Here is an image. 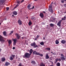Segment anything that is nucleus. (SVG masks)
I'll list each match as a JSON object with an SVG mask.
<instances>
[{"mask_svg": "<svg viewBox=\"0 0 66 66\" xmlns=\"http://www.w3.org/2000/svg\"><path fill=\"white\" fill-rule=\"evenodd\" d=\"M34 6H33V7H32V9H34Z\"/></svg>", "mask_w": 66, "mask_h": 66, "instance_id": "50", "label": "nucleus"}, {"mask_svg": "<svg viewBox=\"0 0 66 66\" xmlns=\"http://www.w3.org/2000/svg\"><path fill=\"white\" fill-rule=\"evenodd\" d=\"M5 60V58H2V61L3 62Z\"/></svg>", "mask_w": 66, "mask_h": 66, "instance_id": "26", "label": "nucleus"}, {"mask_svg": "<svg viewBox=\"0 0 66 66\" xmlns=\"http://www.w3.org/2000/svg\"><path fill=\"white\" fill-rule=\"evenodd\" d=\"M24 1V0H22V1H21V3L23 2Z\"/></svg>", "mask_w": 66, "mask_h": 66, "instance_id": "44", "label": "nucleus"}, {"mask_svg": "<svg viewBox=\"0 0 66 66\" xmlns=\"http://www.w3.org/2000/svg\"><path fill=\"white\" fill-rule=\"evenodd\" d=\"M39 37V36L37 35V38H38V37Z\"/></svg>", "mask_w": 66, "mask_h": 66, "instance_id": "45", "label": "nucleus"}, {"mask_svg": "<svg viewBox=\"0 0 66 66\" xmlns=\"http://www.w3.org/2000/svg\"><path fill=\"white\" fill-rule=\"evenodd\" d=\"M1 49H0V52H1Z\"/></svg>", "mask_w": 66, "mask_h": 66, "instance_id": "53", "label": "nucleus"}, {"mask_svg": "<svg viewBox=\"0 0 66 66\" xmlns=\"http://www.w3.org/2000/svg\"><path fill=\"white\" fill-rule=\"evenodd\" d=\"M10 64V63L8 62H6L5 63L6 66H7Z\"/></svg>", "mask_w": 66, "mask_h": 66, "instance_id": "17", "label": "nucleus"}, {"mask_svg": "<svg viewBox=\"0 0 66 66\" xmlns=\"http://www.w3.org/2000/svg\"><path fill=\"white\" fill-rule=\"evenodd\" d=\"M55 43L56 44H59V41L58 40H56V41H55Z\"/></svg>", "mask_w": 66, "mask_h": 66, "instance_id": "19", "label": "nucleus"}, {"mask_svg": "<svg viewBox=\"0 0 66 66\" xmlns=\"http://www.w3.org/2000/svg\"><path fill=\"white\" fill-rule=\"evenodd\" d=\"M50 26L52 27H53L54 26V24L51 23L50 24Z\"/></svg>", "mask_w": 66, "mask_h": 66, "instance_id": "31", "label": "nucleus"}, {"mask_svg": "<svg viewBox=\"0 0 66 66\" xmlns=\"http://www.w3.org/2000/svg\"><path fill=\"white\" fill-rule=\"evenodd\" d=\"M5 0H1L0 1V4H3V3L5 2Z\"/></svg>", "mask_w": 66, "mask_h": 66, "instance_id": "7", "label": "nucleus"}, {"mask_svg": "<svg viewBox=\"0 0 66 66\" xmlns=\"http://www.w3.org/2000/svg\"><path fill=\"white\" fill-rule=\"evenodd\" d=\"M53 3V2H52L50 6H49V11H50L52 13H53V11L52 10V4Z\"/></svg>", "mask_w": 66, "mask_h": 66, "instance_id": "1", "label": "nucleus"}, {"mask_svg": "<svg viewBox=\"0 0 66 66\" xmlns=\"http://www.w3.org/2000/svg\"><path fill=\"white\" fill-rule=\"evenodd\" d=\"M45 39V38H44V39Z\"/></svg>", "mask_w": 66, "mask_h": 66, "instance_id": "58", "label": "nucleus"}, {"mask_svg": "<svg viewBox=\"0 0 66 66\" xmlns=\"http://www.w3.org/2000/svg\"><path fill=\"white\" fill-rule=\"evenodd\" d=\"M62 21V20H60L57 24V25L59 27H60L61 26V23Z\"/></svg>", "mask_w": 66, "mask_h": 66, "instance_id": "4", "label": "nucleus"}, {"mask_svg": "<svg viewBox=\"0 0 66 66\" xmlns=\"http://www.w3.org/2000/svg\"><path fill=\"white\" fill-rule=\"evenodd\" d=\"M49 66H53V65H50Z\"/></svg>", "mask_w": 66, "mask_h": 66, "instance_id": "52", "label": "nucleus"}, {"mask_svg": "<svg viewBox=\"0 0 66 66\" xmlns=\"http://www.w3.org/2000/svg\"><path fill=\"white\" fill-rule=\"evenodd\" d=\"M40 55L41 56H43V55L42 54H40L39 53V55Z\"/></svg>", "mask_w": 66, "mask_h": 66, "instance_id": "34", "label": "nucleus"}, {"mask_svg": "<svg viewBox=\"0 0 66 66\" xmlns=\"http://www.w3.org/2000/svg\"><path fill=\"white\" fill-rule=\"evenodd\" d=\"M6 9L7 10H9V7H6Z\"/></svg>", "mask_w": 66, "mask_h": 66, "instance_id": "42", "label": "nucleus"}, {"mask_svg": "<svg viewBox=\"0 0 66 66\" xmlns=\"http://www.w3.org/2000/svg\"><path fill=\"white\" fill-rule=\"evenodd\" d=\"M19 6V5H18V4H17V5H16V6L14 7V8H16L17 7H18Z\"/></svg>", "mask_w": 66, "mask_h": 66, "instance_id": "32", "label": "nucleus"}, {"mask_svg": "<svg viewBox=\"0 0 66 66\" xmlns=\"http://www.w3.org/2000/svg\"><path fill=\"white\" fill-rule=\"evenodd\" d=\"M15 47H13V49H15Z\"/></svg>", "mask_w": 66, "mask_h": 66, "instance_id": "48", "label": "nucleus"}, {"mask_svg": "<svg viewBox=\"0 0 66 66\" xmlns=\"http://www.w3.org/2000/svg\"><path fill=\"white\" fill-rule=\"evenodd\" d=\"M16 35V37L18 39H20V38L21 36L18 34L17 33H16L15 34Z\"/></svg>", "mask_w": 66, "mask_h": 66, "instance_id": "8", "label": "nucleus"}, {"mask_svg": "<svg viewBox=\"0 0 66 66\" xmlns=\"http://www.w3.org/2000/svg\"><path fill=\"white\" fill-rule=\"evenodd\" d=\"M33 54H35L37 55L39 54V53H38L36 51H35L34 52H33Z\"/></svg>", "mask_w": 66, "mask_h": 66, "instance_id": "6", "label": "nucleus"}, {"mask_svg": "<svg viewBox=\"0 0 66 66\" xmlns=\"http://www.w3.org/2000/svg\"><path fill=\"white\" fill-rule=\"evenodd\" d=\"M31 63H33L34 64H35L36 63L34 61H32L31 62Z\"/></svg>", "mask_w": 66, "mask_h": 66, "instance_id": "24", "label": "nucleus"}, {"mask_svg": "<svg viewBox=\"0 0 66 66\" xmlns=\"http://www.w3.org/2000/svg\"><path fill=\"white\" fill-rule=\"evenodd\" d=\"M66 13V12H64V13H65V14Z\"/></svg>", "mask_w": 66, "mask_h": 66, "instance_id": "55", "label": "nucleus"}, {"mask_svg": "<svg viewBox=\"0 0 66 66\" xmlns=\"http://www.w3.org/2000/svg\"><path fill=\"white\" fill-rule=\"evenodd\" d=\"M55 18H53V21L51 20V21H52V22H54V21H55Z\"/></svg>", "mask_w": 66, "mask_h": 66, "instance_id": "28", "label": "nucleus"}, {"mask_svg": "<svg viewBox=\"0 0 66 66\" xmlns=\"http://www.w3.org/2000/svg\"><path fill=\"white\" fill-rule=\"evenodd\" d=\"M51 53H52V54L53 53V52H51Z\"/></svg>", "mask_w": 66, "mask_h": 66, "instance_id": "60", "label": "nucleus"}, {"mask_svg": "<svg viewBox=\"0 0 66 66\" xmlns=\"http://www.w3.org/2000/svg\"><path fill=\"white\" fill-rule=\"evenodd\" d=\"M12 40L14 42L13 43V45H15L16 43V41H17V40L16 39H14L13 38Z\"/></svg>", "mask_w": 66, "mask_h": 66, "instance_id": "3", "label": "nucleus"}, {"mask_svg": "<svg viewBox=\"0 0 66 66\" xmlns=\"http://www.w3.org/2000/svg\"><path fill=\"white\" fill-rule=\"evenodd\" d=\"M33 51L32 49H31L30 50V53H32V52Z\"/></svg>", "mask_w": 66, "mask_h": 66, "instance_id": "30", "label": "nucleus"}, {"mask_svg": "<svg viewBox=\"0 0 66 66\" xmlns=\"http://www.w3.org/2000/svg\"><path fill=\"white\" fill-rule=\"evenodd\" d=\"M18 66H21V63H20Z\"/></svg>", "mask_w": 66, "mask_h": 66, "instance_id": "43", "label": "nucleus"}, {"mask_svg": "<svg viewBox=\"0 0 66 66\" xmlns=\"http://www.w3.org/2000/svg\"><path fill=\"white\" fill-rule=\"evenodd\" d=\"M12 16H13V17H14V16L13 15H12Z\"/></svg>", "mask_w": 66, "mask_h": 66, "instance_id": "54", "label": "nucleus"}, {"mask_svg": "<svg viewBox=\"0 0 66 66\" xmlns=\"http://www.w3.org/2000/svg\"><path fill=\"white\" fill-rule=\"evenodd\" d=\"M49 58V57L48 55V54H47L46 55V58H45L46 59H48Z\"/></svg>", "mask_w": 66, "mask_h": 66, "instance_id": "14", "label": "nucleus"}, {"mask_svg": "<svg viewBox=\"0 0 66 66\" xmlns=\"http://www.w3.org/2000/svg\"><path fill=\"white\" fill-rule=\"evenodd\" d=\"M40 44L41 45H44V42H42L40 43Z\"/></svg>", "mask_w": 66, "mask_h": 66, "instance_id": "29", "label": "nucleus"}, {"mask_svg": "<svg viewBox=\"0 0 66 66\" xmlns=\"http://www.w3.org/2000/svg\"><path fill=\"white\" fill-rule=\"evenodd\" d=\"M61 42L62 44H64L66 43V41L63 40L61 41Z\"/></svg>", "mask_w": 66, "mask_h": 66, "instance_id": "16", "label": "nucleus"}, {"mask_svg": "<svg viewBox=\"0 0 66 66\" xmlns=\"http://www.w3.org/2000/svg\"><path fill=\"white\" fill-rule=\"evenodd\" d=\"M13 31H12L10 33V35L12 33H13Z\"/></svg>", "mask_w": 66, "mask_h": 66, "instance_id": "37", "label": "nucleus"}, {"mask_svg": "<svg viewBox=\"0 0 66 66\" xmlns=\"http://www.w3.org/2000/svg\"><path fill=\"white\" fill-rule=\"evenodd\" d=\"M61 2L62 3H64V0H62L61 1Z\"/></svg>", "mask_w": 66, "mask_h": 66, "instance_id": "41", "label": "nucleus"}, {"mask_svg": "<svg viewBox=\"0 0 66 66\" xmlns=\"http://www.w3.org/2000/svg\"><path fill=\"white\" fill-rule=\"evenodd\" d=\"M60 58L62 61L66 59L65 58H64V57H61Z\"/></svg>", "mask_w": 66, "mask_h": 66, "instance_id": "15", "label": "nucleus"}, {"mask_svg": "<svg viewBox=\"0 0 66 66\" xmlns=\"http://www.w3.org/2000/svg\"><path fill=\"white\" fill-rule=\"evenodd\" d=\"M66 19V17L65 16L63 18H62V20H65Z\"/></svg>", "mask_w": 66, "mask_h": 66, "instance_id": "20", "label": "nucleus"}, {"mask_svg": "<svg viewBox=\"0 0 66 66\" xmlns=\"http://www.w3.org/2000/svg\"><path fill=\"white\" fill-rule=\"evenodd\" d=\"M61 60L60 59L57 58L55 59V62L56 63L58 61H59L60 62L61 61Z\"/></svg>", "mask_w": 66, "mask_h": 66, "instance_id": "9", "label": "nucleus"}, {"mask_svg": "<svg viewBox=\"0 0 66 66\" xmlns=\"http://www.w3.org/2000/svg\"><path fill=\"white\" fill-rule=\"evenodd\" d=\"M27 19H28V17H27Z\"/></svg>", "mask_w": 66, "mask_h": 66, "instance_id": "57", "label": "nucleus"}, {"mask_svg": "<svg viewBox=\"0 0 66 66\" xmlns=\"http://www.w3.org/2000/svg\"><path fill=\"white\" fill-rule=\"evenodd\" d=\"M13 13L15 15H16L17 14V13L16 12H14Z\"/></svg>", "mask_w": 66, "mask_h": 66, "instance_id": "23", "label": "nucleus"}, {"mask_svg": "<svg viewBox=\"0 0 66 66\" xmlns=\"http://www.w3.org/2000/svg\"><path fill=\"white\" fill-rule=\"evenodd\" d=\"M1 23H0V25H1Z\"/></svg>", "mask_w": 66, "mask_h": 66, "instance_id": "59", "label": "nucleus"}, {"mask_svg": "<svg viewBox=\"0 0 66 66\" xmlns=\"http://www.w3.org/2000/svg\"><path fill=\"white\" fill-rule=\"evenodd\" d=\"M43 12V13H45V12H44V11Z\"/></svg>", "mask_w": 66, "mask_h": 66, "instance_id": "51", "label": "nucleus"}, {"mask_svg": "<svg viewBox=\"0 0 66 66\" xmlns=\"http://www.w3.org/2000/svg\"><path fill=\"white\" fill-rule=\"evenodd\" d=\"M13 59V57H12V56L10 57V60H12Z\"/></svg>", "mask_w": 66, "mask_h": 66, "instance_id": "25", "label": "nucleus"}, {"mask_svg": "<svg viewBox=\"0 0 66 66\" xmlns=\"http://www.w3.org/2000/svg\"><path fill=\"white\" fill-rule=\"evenodd\" d=\"M5 41L4 38L1 36H0V41Z\"/></svg>", "mask_w": 66, "mask_h": 66, "instance_id": "5", "label": "nucleus"}, {"mask_svg": "<svg viewBox=\"0 0 66 66\" xmlns=\"http://www.w3.org/2000/svg\"><path fill=\"white\" fill-rule=\"evenodd\" d=\"M37 38H35V40H37Z\"/></svg>", "mask_w": 66, "mask_h": 66, "instance_id": "49", "label": "nucleus"}, {"mask_svg": "<svg viewBox=\"0 0 66 66\" xmlns=\"http://www.w3.org/2000/svg\"><path fill=\"white\" fill-rule=\"evenodd\" d=\"M31 19H33V18H32Z\"/></svg>", "mask_w": 66, "mask_h": 66, "instance_id": "56", "label": "nucleus"}, {"mask_svg": "<svg viewBox=\"0 0 66 66\" xmlns=\"http://www.w3.org/2000/svg\"><path fill=\"white\" fill-rule=\"evenodd\" d=\"M36 44L35 43H32L31 44V45L32 46H35V45H36Z\"/></svg>", "mask_w": 66, "mask_h": 66, "instance_id": "12", "label": "nucleus"}, {"mask_svg": "<svg viewBox=\"0 0 66 66\" xmlns=\"http://www.w3.org/2000/svg\"><path fill=\"white\" fill-rule=\"evenodd\" d=\"M38 47V46L37 45H36V46L35 45V46L34 47V48H36V47Z\"/></svg>", "mask_w": 66, "mask_h": 66, "instance_id": "39", "label": "nucleus"}, {"mask_svg": "<svg viewBox=\"0 0 66 66\" xmlns=\"http://www.w3.org/2000/svg\"><path fill=\"white\" fill-rule=\"evenodd\" d=\"M52 64H53V62H52Z\"/></svg>", "mask_w": 66, "mask_h": 66, "instance_id": "61", "label": "nucleus"}, {"mask_svg": "<svg viewBox=\"0 0 66 66\" xmlns=\"http://www.w3.org/2000/svg\"><path fill=\"white\" fill-rule=\"evenodd\" d=\"M18 22L19 24V25H20L22 24V22L20 20H19Z\"/></svg>", "mask_w": 66, "mask_h": 66, "instance_id": "10", "label": "nucleus"}, {"mask_svg": "<svg viewBox=\"0 0 66 66\" xmlns=\"http://www.w3.org/2000/svg\"><path fill=\"white\" fill-rule=\"evenodd\" d=\"M30 56H29V53H25V55L23 56V57L26 58H29Z\"/></svg>", "mask_w": 66, "mask_h": 66, "instance_id": "2", "label": "nucleus"}, {"mask_svg": "<svg viewBox=\"0 0 66 66\" xmlns=\"http://www.w3.org/2000/svg\"><path fill=\"white\" fill-rule=\"evenodd\" d=\"M45 49L49 51L50 50V48H46Z\"/></svg>", "mask_w": 66, "mask_h": 66, "instance_id": "22", "label": "nucleus"}, {"mask_svg": "<svg viewBox=\"0 0 66 66\" xmlns=\"http://www.w3.org/2000/svg\"><path fill=\"white\" fill-rule=\"evenodd\" d=\"M40 66H45V65L43 63H41L40 64Z\"/></svg>", "mask_w": 66, "mask_h": 66, "instance_id": "18", "label": "nucleus"}, {"mask_svg": "<svg viewBox=\"0 0 66 66\" xmlns=\"http://www.w3.org/2000/svg\"><path fill=\"white\" fill-rule=\"evenodd\" d=\"M31 24H32V23L30 21L29 23V26H30L31 25Z\"/></svg>", "mask_w": 66, "mask_h": 66, "instance_id": "27", "label": "nucleus"}, {"mask_svg": "<svg viewBox=\"0 0 66 66\" xmlns=\"http://www.w3.org/2000/svg\"><path fill=\"white\" fill-rule=\"evenodd\" d=\"M64 6L65 7H66V4H64Z\"/></svg>", "mask_w": 66, "mask_h": 66, "instance_id": "46", "label": "nucleus"}, {"mask_svg": "<svg viewBox=\"0 0 66 66\" xmlns=\"http://www.w3.org/2000/svg\"><path fill=\"white\" fill-rule=\"evenodd\" d=\"M22 38L23 39V38L22 37Z\"/></svg>", "mask_w": 66, "mask_h": 66, "instance_id": "62", "label": "nucleus"}, {"mask_svg": "<svg viewBox=\"0 0 66 66\" xmlns=\"http://www.w3.org/2000/svg\"><path fill=\"white\" fill-rule=\"evenodd\" d=\"M56 65L57 66H60V63L59 62L57 63L56 64Z\"/></svg>", "mask_w": 66, "mask_h": 66, "instance_id": "21", "label": "nucleus"}, {"mask_svg": "<svg viewBox=\"0 0 66 66\" xmlns=\"http://www.w3.org/2000/svg\"><path fill=\"white\" fill-rule=\"evenodd\" d=\"M61 56L62 57H64V56L63 55V54H61Z\"/></svg>", "mask_w": 66, "mask_h": 66, "instance_id": "36", "label": "nucleus"}, {"mask_svg": "<svg viewBox=\"0 0 66 66\" xmlns=\"http://www.w3.org/2000/svg\"><path fill=\"white\" fill-rule=\"evenodd\" d=\"M3 33V35L4 36H5L6 35V32L5 31Z\"/></svg>", "mask_w": 66, "mask_h": 66, "instance_id": "33", "label": "nucleus"}, {"mask_svg": "<svg viewBox=\"0 0 66 66\" xmlns=\"http://www.w3.org/2000/svg\"><path fill=\"white\" fill-rule=\"evenodd\" d=\"M8 43H9V46H10V44L12 43V42L11 40H9L8 41Z\"/></svg>", "mask_w": 66, "mask_h": 66, "instance_id": "13", "label": "nucleus"}, {"mask_svg": "<svg viewBox=\"0 0 66 66\" xmlns=\"http://www.w3.org/2000/svg\"><path fill=\"white\" fill-rule=\"evenodd\" d=\"M40 16L42 18H43L44 17V15L42 13H40Z\"/></svg>", "mask_w": 66, "mask_h": 66, "instance_id": "11", "label": "nucleus"}, {"mask_svg": "<svg viewBox=\"0 0 66 66\" xmlns=\"http://www.w3.org/2000/svg\"><path fill=\"white\" fill-rule=\"evenodd\" d=\"M17 3L19 4H20V2L19 1H17Z\"/></svg>", "mask_w": 66, "mask_h": 66, "instance_id": "40", "label": "nucleus"}, {"mask_svg": "<svg viewBox=\"0 0 66 66\" xmlns=\"http://www.w3.org/2000/svg\"><path fill=\"white\" fill-rule=\"evenodd\" d=\"M31 53H30V54H29V56H30H30L31 55Z\"/></svg>", "mask_w": 66, "mask_h": 66, "instance_id": "47", "label": "nucleus"}, {"mask_svg": "<svg viewBox=\"0 0 66 66\" xmlns=\"http://www.w3.org/2000/svg\"><path fill=\"white\" fill-rule=\"evenodd\" d=\"M12 57L13 58L15 57V55H12Z\"/></svg>", "mask_w": 66, "mask_h": 66, "instance_id": "38", "label": "nucleus"}, {"mask_svg": "<svg viewBox=\"0 0 66 66\" xmlns=\"http://www.w3.org/2000/svg\"><path fill=\"white\" fill-rule=\"evenodd\" d=\"M30 7V5H28V6H27V7H28V8H29Z\"/></svg>", "mask_w": 66, "mask_h": 66, "instance_id": "35", "label": "nucleus"}, {"mask_svg": "<svg viewBox=\"0 0 66 66\" xmlns=\"http://www.w3.org/2000/svg\"><path fill=\"white\" fill-rule=\"evenodd\" d=\"M65 57H66V56H65Z\"/></svg>", "mask_w": 66, "mask_h": 66, "instance_id": "63", "label": "nucleus"}]
</instances>
